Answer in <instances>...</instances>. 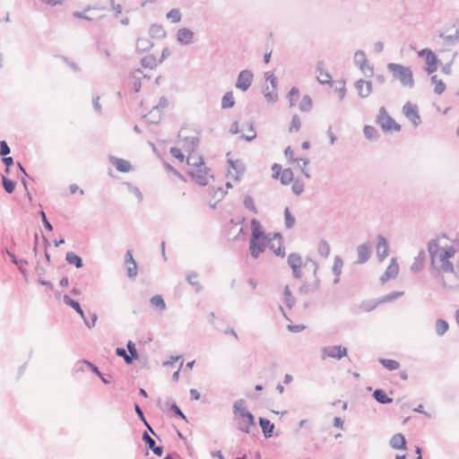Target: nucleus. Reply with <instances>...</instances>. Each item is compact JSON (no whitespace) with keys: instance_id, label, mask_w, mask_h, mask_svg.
Listing matches in <instances>:
<instances>
[{"instance_id":"48","label":"nucleus","mask_w":459,"mask_h":459,"mask_svg":"<svg viewBox=\"0 0 459 459\" xmlns=\"http://www.w3.org/2000/svg\"><path fill=\"white\" fill-rule=\"evenodd\" d=\"M3 186L8 194H12L15 189V183L6 177H2Z\"/></svg>"},{"instance_id":"13","label":"nucleus","mask_w":459,"mask_h":459,"mask_svg":"<svg viewBox=\"0 0 459 459\" xmlns=\"http://www.w3.org/2000/svg\"><path fill=\"white\" fill-rule=\"evenodd\" d=\"M176 39L181 46H188L195 42V33L188 28H180L177 31Z\"/></svg>"},{"instance_id":"23","label":"nucleus","mask_w":459,"mask_h":459,"mask_svg":"<svg viewBox=\"0 0 459 459\" xmlns=\"http://www.w3.org/2000/svg\"><path fill=\"white\" fill-rule=\"evenodd\" d=\"M426 260V253L424 250H420L418 255L415 257L414 262L411 265V271L413 273H418L421 271L424 267Z\"/></svg>"},{"instance_id":"36","label":"nucleus","mask_w":459,"mask_h":459,"mask_svg":"<svg viewBox=\"0 0 459 459\" xmlns=\"http://www.w3.org/2000/svg\"><path fill=\"white\" fill-rule=\"evenodd\" d=\"M403 296V291H393L387 295H385L383 296L378 303L381 304V303H388V302H392L395 299H397L398 298H401Z\"/></svg>"},{"instance_id":"59","label":"nucleus","mask_w":459,"mask_h":459,"mask_svg":"<svg viewBox=\"0 0 459 459\" xmlns=\"http://www.w3.org/2000/svg\"><path fill=\"white\" fill-rule=\"evenodd\" d=\"M264 96L266 99V100L270 103H274L278 100V94L276 92V90L272 89V91H265V93H264Z\"/></svg>"},{"instance_id":"24","label":"nucleus","mask_w":459,"mask_h":459,"mask_svg":"<svg viewBox=\"0 0 459 459\" xmlns=\"http://www.w3.org/2000/svg\"><path fill=\"white\" fill-rule=\"evenodd\" d=\"M320 288V281L316 277L312 284L304 283L299 290L301 295H307L317 291Z\"/></svg>"},{"instance_id":"46","label":"nucleus","mask_w":459,"mask_h":459,"mask_svg":"<svg viewBox=\"0 0 459 459\" xmlns=\"http://www.w3.org/2000/svg\"><path fill=\"white\" fill-rule=\"evenodd\" d=\"M167 18L169 20L171 21V22H174V23H177V22H179L181 21V13H180V11L177 8H173L171 9L168 13H167Z\"/></svg>"},{"instance_id":"11","label":"nucleus","mask_w":459,"mask_h":459,"mask_svg":"<svg viewBox=\"0 0 459 459\" xmlns=\"http://www.w3.org/2000/svg\"><path fill=\"white\" fill-rule=\"evenodd\" d=\"M354 64L367 76L373 74V68L368 65L366 54L362 50H357L354 54Z\"/></svg>"},{"instance_id":"4","label":"nucleus","mask_w":459,"mask_h":459,"mask_svg":"<svg viewBox=\"0 0 459 459\" xmlns=\"http://www.w3.org/2000/svg\"><path fill=\"white\" fill-rule=\"evenodd\" d=\"M387 69L392 73L393 76L399 80L400 82L405 86L411 88L414 85L412 71L410 67L404 66L395 63H389Z\"/></svg>"},{"instance_id":"64","label":"nucleus","mask_w":459,"mask_h":459,"mask_svg":"<svg viewBox=\"0 0 459 459\" xmlns=\"http://www.w3.org/2000/svg\"><path fill=\"white\" fill-rule=\"evenodd\" d=\"M10 152L11 150L7 143L5 141H0V156H6Z\"/></svg>"},{"instance_id":"7","label":"nucleus","mask_w":459,"mask_h":459,"mask_svg":"<svg viewBox=\"0 0 459 459\" xmlns=\"http://www.w3.org/2000/svg\"><path fill=\"white\" fill-rule=\"evenodd\" d=\"M199 138L196 135H186L184 131L178 134V144L185 152H194L198 146Z\"/></svg>"},{"instance_id":"51","label":"nucleus","mask_w":459,"mask_h":459,"mask_svg":"<svg viewBox=\"0 0 459 459\" xmlns=\"http://www.w3.org/2000/svg\"><path fill=\"white\" fill-rule=\"evenodd\" d=\"M87 367L91 369L93 373H95L105 384L110 383L109 379L106 378L103 374L99 370V368L92 363H88Z\"/></svg>"},{"instance_id":"41","label":"nucleus","mask_w":459,"mask_h":459,"mask_svg":"<svg viewBox=\"0 0 459 459\" xmlns=\"http://www.w3.org/2000/svg\"><path fill=\"white\" fill-rule=\"evenodd\" d=\"M379 362L388 370H396L400 367L399 362L394 359H380Z\"/></svg>"},{"instance_id":"8","label":"nucleus","mask_w":459,"mask_h":459,"mask_svg":"<svg viewBox=\"0 0 459 459\" xmlns=\"http://www.w3.org/2000/svg\"><path fill=\"white\" fill-rule=\"evenodd\" d=\"M189 174L192 178L195 179V182L200 186H207L209 184L210 178H212L209 174V170L205 167L204 163H203V165L198 168L191 169Z\"/></svg>"},{"instance_id":"22","label":"nucleus","mask_w":459,"mask_h":459,"mask_svg":"<svg viewBox=\"0 0 459 459\" xmlns=\"http://www.w3.org/2000/svg\"><path fill=\"white\" fill-rule=\"evenodd\" d=\"M391 447L396 450H405L406 449V440L403 434H395L394 435L389 442Z\"/></svg>"},{"instance_id":"2","label":"nucleus","mask_w":459,"mask_h":459,"mask_svg":"<svg viewBox=\"0 0 459 459\" xmlns=\"http://www.w3.org/2000/svg\"><path fill=\"white\" fill-rule=\"evenodd\" d=\"M234 418L237 421V428L243 433L249 434L255 427L253 414L245 407L243 399L237 400L233 404Z\"/></svg>"},{"instance_id":"1","label":"nucleus","mask_w":459,"mask_h":459,"mask_svg":"<svg viewBox=\"0 0 459 459\" xmlns=\"http://www.w3.org/2000/svg\"><path fill=\"white\" fill-rule=\"evenodd\" d=\"M428 252L431 268L439 277L442 287L447 290L459 288V279L452 261L456 249L453 246L441 247L437 239H432L428 244Z\"/></svg>"},{"instance_id":"53","label":"nucleus","mask_w":459,"mask_h":459,"mask_svg":"<svg viewBox=\"0 0 459 459\" xmlns=\"http://www.w3.org/2000/svg\"><path fill=\"white\" fill-rule=\"evenodd\" d=\"M183 152H184V151L182 150V148H181V147H180V148H178V147H172V148H170V154H171L174 158L178 159V160L179 161H181V162L184 160V158H185V157H184V154H183Z\"/></svg>"},{"instance_id":"12","label":"nucleus","mask_w":459,"mask_h":459,"mask_svg":"<svg viewBox=\"0 0 459 459\" xmlns=\"http://www.w3.org/2000/svg\"><path fill=\"white\" fill-rule=\"evenodd\" d=\"M403 112L406 118L417 127L421 123V118L418 111V107L410 101L406 102L403 108Z\"/></svg>"},{"instance_id":"18","label":"nucleus","mask_w":459,"mask_h":459,"mask_svg":"<svg viewBox=\"0 0 459 459\" xmlns=\"http://www.w3.org/2000/svg\"><path fill=\"white\" fill-rule=\"evenodd\" d=\"M109 162L114 165L119 172L126 173L132 170L131 163L124 159L110 156Z\"/></svg>"},{"instance_id":"43","label":"nucleus","mask_w":459,"mask_h":459,"mask_svg":"<svg viewBox=\"0 0 459 459\" xmlns=\"http://www.w3.org/2000/svg\"><path fill=\"white\" fill-rule=\"evenodd\" d=\"M285 227L287 229H292L295 225V217L291 214L288 207L284 210Z\"/></svg>"},{"instance_id":"55","label":"nucleus","mask_w":459,"mask_h":459,"mask_svg":"<svg viewBox=\"0 0 459 459\" xmlns=\"http://www.w3.org/2000/svg\"><path fill=\"white\" fill-rule=\"evenodd\" d=\"M126 347H127V350L129 351L128 355L130 357H132V360L138 359V352H137V350L135 348V344L132 341H129L127 342Z\"/></svg>"},{"instance_id":"3","label":"nucleus","mask_w":459,"mask_h":459,"mask_svg":"<svg viewBox=\"0 0 459 459\" xmlns=\"http://www.w3.org/2000/svg\"><path fill=\"white\" fill-rule=\"evenodd\" d=\"M251 226V238L249 245V251L254 258H257L266 247L267 238L264 234L260 222L256 219H252Z\"/></svg>"},{"instance_id":"50","label":"nucleus","mask_w":459,"mask_h":459,"mask_svg":"<svg viewBox=\"0 0 459 459\" xmlns=\"http://www.w3.org/2000/svg\"><path fill=\"white\" fill-rule=\"evenodd\" d=\"M141 63L143 67L153 68L156 66V60L152 56H146L143 57Z\"/></svg>"},{"instance_id":"16","label":"nucleus","mask_w":459,"mask_h":459,"mask_svg":"<svg viewBox=\"0 0 459 459\" xmlns=\"http://www.w3.org/2000/svg\"><path fill=\"white\" fill-rule=\"evenodd\" d=\"M389 254V245L387 239L382 235L377 236V255L380 261L387 257Z\"/></svg>"},{"instance_id":"49","label":"nucleus","mask_w":459,"mask_h":459,"mask_svg":"<svg viewBox=\"0 0 459 459\" xmlns=\"http://www.w3.org/2000/svg\"><path fill=\"white\" fill-rule=\"evenodd\" d=\"M126 186L127 187V190L135 195L138 202L141 203L143 201V195L140 191V189L134 186H133L131 183H126Z\"/></svg>"},{"instance_id":"38","label":"nucleus","mask_w":459,"mask_h":459,"mask_svg":"<svg viewBox=\"0 0 459 459\" xmlns=\"http://www.w3.org/2000/svg\"><path fill=\"white\" fill-rule=\"evenodd\" d=\"M363 133L365 137L369 140H376L378 138V132L372 126H365L363 128Z\"/></svg>"},{"instance_id":"33","label":"nucleus","mask_w":459,"mask_h":459,"mask_svg":"<svg viewBox=\"0 0 459 459\" xmlns=\"http://www.w3.org/2000/svg\"><path fill=\"white\" fill-rule=\"evenodd\" d=\"M373 397L380 403L386 404L392 403V398H389L385 393L381 389H377L373 393Z\"/></svg>"},{"instance_id":"45","label":"nucleus","mask_w":459,"mask_h":459,"mask_svg":"<svg viewBox=\"0 0 459 459\" xmlns=\"http://www.w3.org/2000/svg\"><path fill=\"white\" fill-rule=\"evenodd\" d=\"M197 277L198 274L196 273H191L186 277L187 281L195 288L196 292L200 291L202 289L200 282L197 281Z\"/></svg>"},{"instance_id":"42","label":"nucleus","mask_w":459,"mask_h":459,"mask_svg":"<svg viewBox=\"0 0 459 459\" xmlns=\"http://www.w3.org/2000/svg\"><path fill=\"white\" fill-rule=\"evenodd\" d=\"M281 182L283 185H288L293 180V172L290 169H285L281 171L280 176Z\"/></svg>"},{"instance_id":"27","label":"nucleus","mask_w":459,"mask_h":459,"mask_svg":"<svg viewBox=\"0 0 459 459\" xmlns=\"http://www.w3.org/2000/svg\"><path fill=\"white\" fill-rule=\"evenodd\" d=\"M426 71L429 74H433L437 69V58L434 53H429V56H426Z\"/></svg>"},{"instance_id":"58","label":"nucleus","mask_w":459,"mask_h":459,"mask_svg":"<svg viewBox=\"0 0 459 459\" xmlns=\"http://www.w3.org/2000/svg\"><path fill=\"white\" fill-rule=\"evenodd\" d=\"M291 189H292V192L296 195H299L304 191V185H303V183L299 182V180H296L293 182Z\"/></svg>"},{"instance_id":"60","label":"nucleus","mask_w":459,"mask_h":459,"mask_svg":"<svg viewBox=\"0 0 459 459\" xmlns=\"http://www.w3.org/2000/svg\"><path fill=\"white\" fill-rule=\"evenodd\" d=\"M143 440L145 442V444L148 446L149 449H151V450L153 446H156L155 440L146 431L143 432Z\"/></svg>"},{"instance_id":"56","label":"nucleus","mask_w":459,"mask_h":459,"mask_svg":"<svg viewBox=\"0 0 459 459\" xmlns=\"http://www.w3.org/2000/svg\"><path fill=\"white\" fill-rule=\"evenodd\" d=\"M299 94V91L293 87L290 89V91L288 93V98L290 100V106L293 107L295 105V98H298Z\"/></svg>"},{"instance_id":"52","label":"nucleus","mask_w":459,"mask_h":459,"mask_svg":"<svg viewBox=\"0 0 459 459\" xmlns=\"http://www.w3.org/2000/svg\"><path fill=\"white\" fill-rule=\"evenodd\" d=\"M264 77L266 82H269L271 88L273 90H276L277 88V78L274 76V74L272 72H266L264 74Z\"/></svg>"},{"instance_id":"17","label":"nucleus","mask_w":459,"mask_h":459,"mask_svg":"<svg viewBox=\"0 0 459 459\" xmlns=\"http://www.w3.org/2000/svg\"><path fill=\"white\" fill-rule=\"evenodd\" d=\"M355 88L358 91L359 96L365 99L372 92V82L370 81L359 79L356 82Z\"/></svg>"},{"instance_id":"25","label":"nucleus","mask_w":459,"mask_h":459,"mask_svg":"<svg viewBox=\"0 0 459 459\" xmlns=\"http://www.w3.org/2000/svg\"><path fill=\"white\" fill-rule=\"evenodd\" d=\"M259 424L261 426L263 434L265 437H271L274 429V425L265 418L259 419Z\"/></svg>"},{"instance_id":"30","label":"nucleus","mask_w":459,"mask_h":459,"mask_svg":"<svg viewBox=\"0 0 459 459\" xmlns=\"http://www.w3.org/2000/svg\"><path fill=\"white\" fill-rule=\"evenodd\" d=\"M228 163H229V169L237 170L238 176H243V174L245 172V165L241 160H233L230 159V160H228Z\"/></svg>"},{"instance_id":"21","label":"nucleus","mask_w":459,"mask_h":459,"mask_svg":"<svg viewBox=\"0 0 459 459\" xmlns=\"http://www.w3.org/2000/svg\"><path fill=\"white\" fill-rule=\"evenodd\" d=\"M126 264H129V266L127 267L128 277H135L137 275V264L133 257V253L131 250H127L126 254Z\"/></svg>"},{"instance_id":"44","label":"nucleus","mask_w":459,"mask_h":459,"mask_svg":"<svg viewBox=\"0 0 459 459\" xmlns=\"http://www.w3.org/2000/svg\"><path fill=\"white\" fill-rule=\"evenodd\" d=\"M312 108V100L308 95L303 96L300 103H299V109L302 112H308L310 111Z\"/></svg>"},{"instance_id":"9","label":"nucleus","mask_w":459,"mask_h":459,"mask_svg":"<svg viewBox=\"0 0 459 459\" xmlns=\"http://www.w3.org/2000/svg\"><path fill=\"white\" fill-rule=\"evenodd\" d=\"M347 356V349L342 345L325 346L322 349V359L332 358L341 359Z\"/></svg>"},{"instance_id":"29","label":"nucleus","mask_w":459,"mask_h":459,"mask_svg":"<svg viewBox=\"0 0 459 459\" xmlns=\"http://www.w3.org/2000/svg\"><path fill=\"white\" fill-rule=\"evenodd\" d=\"M235 105V100L232 91H227L221 99V108L223 109L231 108Z\"/></svg>"},{"instance_id":"19","label":"nucleus","mask_w":459,"mask_h":459,"mask_svg":"<svg viewBox=\"0 0 459 459\" xmlns=\"http://www.w3.org/2000/svg\"><path fill=\"white\" fill-rule=\"evenodd\" d=\"M316 79L319 82V83H321V84H330L331 83L332 76L326 70L324 69L322 62H318L316 64Z\"/></svg>"},{"instance_id":"63","label":"nucleus","mask_w":459,"mask_h":459,"mask_svg":"<svg viewBox=\"0 0 459 459\" xmlns=\"http://www.w3.org/2000/svg\"><path fill=\"white\" fill-rule=\"evenodd\" d=\"M97 319H98V316H97V314H95V313H91V319H88V318H87V319H84V321H83V322H84L85 325H86L88 328H90V329H91V328H92V327L95 325Z\"/></svg>"},{"instance_id":"14","label":"nucleus","mask_w":459,"mask_h":459,"mask_svg":"<svg viewBox=\"0 0 459 459\" xmlns=\"http://www.w3.org/2000/svg\"><path fill=\"white\" fill-rule=\"evenodd\" d=\"M399 273V265L396 258L393 257L390 261L389 265L385 269V272L381 276L380 281L384 284L390 279H394L398 275Z\"/></svg>"},{"instance_id":"6","label":"nucleus","mask_w":459,"mask_h":459,"mask_svg":"<svg viewBox=\"0 0 459 459\" xmlns=\"http://www.w3.org/2000/svg\"><path fill=\"white\" fill-rule=\"evenodd\" d=\"M378 125L384 131H396L399 132L401 130L400 125H398L386 112V109L384 107L379 108V114L377 119Z\"/></svg>"},{"instance_id":"31","label":"nucleus","mask_w":459,"mask_h":459,"mask_svg":"<svg viewBox=\"0 0 459 459\" xmlns=\"http://www.w3.org/2000/svg\"><path fill=\"white\" fill-rule=\"evenodd\" d=\"M65 260L68 264H74L76 268H82L83 265L82 258L73 252L66 253Z\"/></svg>"},{"instance_id":"5","label":"nucleus","mask_w":459,"mask_h":459,"mask_svg":"<svg viewBox=\"0 0 459 459\" xmlns=\"http://www.w3.org/2000/svg\"><path fill=\"white\" fill-rule=\"evenodd\" d=\"M287 261H288L289 266L292 269L293 276L296 279L301 278V276H302L301 268L303 266H307L308 264H312L313 273L315 276L316 275V272L318 269V264L310 258H307L304 262L302 257L300 256V255H299L297 253H291L289 255Z\"/></svg>"},{"instance_id":"26","label":"nucleus","mask_w":459,"mask_h":459,"mask_svg":"<svg viewBox=\"0 0 459 459\" xmlns=\"http://www.w3.org/2000/svg\"><path fill=\"white\" fill-rule=\"evenodd\" d=\"M448 329L449 325L446 320L438 318L435 321V333L437 336L445 335Z\"/></svg>"},{"instance_id":"15","label":"nucleus","mask_w":459,"mask_h":459,"mask_svg":"<svg viewBox=\"0 0 459 459\" xmlns=\"http://www.w3.org/2000/svg\"><path fill=\"white\" fill-rule=\"evenodd\" d=\"M357 264H365L371 256V245L369 242L363 243L357 247Z\"/></svg>"},{"instance_id":"35","label":"nucleus","mask_w":459,"mask_h":459,"mask_svg":"<svg viewBox=\"0 0 459 459\" xmlns=\"http://www.w3.org/2000/svg\"><path fill=\"white\" fill-rule=\"evenodd\" d=\"M243 204L246 209H247L254 214H256L258 212L257 208L255 204V201L251 195H247L244 196Z\"/></svg>"},{"instance_id":"40","label":"nucleus","mask_w":459,"mask_h":459,"mask_svg":"<svg viewBox=\"0 0 459 459\" xmlns=\"http://www.w3.org/2000/svg\"><path fill=\"white\" fill-rule=\"evenodd\" d=\"M284 303L289 307L291 308L295 303V299L293 298L290 287L288 285L285 286L284 291Z\"/></svg>"},{"instance_id":"57","label":"nucleus","mask_w":459,"mask_h":459,"mask_svg":"<svg viewBox=\"0 0 459 459\" xmlns=\"http://www.w3.org/2000/svg\"><path fill=\"white\" fill-rule=\"evenodd\" d=\"M116 354H117V356H119V357L124 358L125 362H126V364H131V363H132V361H133V360H132V357H130V356L126 353V350H125V349H123V348H117V350H116Z\"/></svg>"},{"instance_id":"47","label":"nucleus","mask_w":459,"mask_h":459,"mask_svg":"<svg viewBox=\"0 0 459 459\" xmlns=\"http://www.w3.org/2000/svg\"><path fill=\"white\" fill-rule=\"evenodd\" d=\"M342 265H343L342 259L340 256H335L333 265V273L335 276L341 275Z\"/></svg>"},{"instance_id":"28","label":"nucleus","mask_w":459,"mask_h":459,"mask_svg":"<svg viewBox=\"0 0 459 459\" xmlns=\"http://www.w3.org/2000/svg\"><path fill=\"white\" fill-rule=\"evenodd\" d=\"M152 47V42L148 38H138L136 41V49L139 52H145Z\"/></svg>"},{"instance_id":"62","label":"nucleus","mask_w":459,"mask_h":459,"mask_svg":"<svg viewBox=\"0 0 459 459\" xmlns=\"http://www.w3.org/2000/svg\"><path fill=\"white\" fill-rule=\"evenodd\" d=\"M142 74V71L140 69H136L134 72V76L135 77V82H134V90L135 92H138L140 91L141 90V82H140V77L137 76V74Z\"/></svg>"},{"instance_id":"10","label":"nucleus","mask_w":459,"mask_h":459,"mask_svg":"<svg viewBox=\"0 0 459 459\" xmlns=\"http://www.w3.org/2000/svg\"><path fill=\"white\" fill-rule=\"evenodd\" d=\"M253 80L254 74L251 70H242L238 75L235 87L242 91H247L250 88Z\"/></svg>"},{"instance_id":"34","label":"nucleus","mask_w":459,"mask_h":459,"mask_svg":"<svg viewBox=\"0 0 459 459\" xmlns=\"http://www.w3.org/2000/svg\"><path fill=\"white\" fill-rule=\"evenodd\" d=\"M150 303L152 307L158 308L160 311H164L166 309V303L160 295H155L151 298Z\"/></svg>"},{"instance_id":"37","label":"nucleus","mask_w":459,"mask_h":459,"mask_svg":"<svg viewBox=\"0 0 459 459\" xmlns=\"http://www.w3.org/2000/svg\"><path fill=\"white\" fill-rule=\"evenodd\" d=\"M431 81L435 83L434 92L437 95L442 94L446 90V84L437 75L431 77Z\"/></svg>"},{"instance_id":"61","label":"nucleus","mask_w":459,"mask_h":459,"mask_svg":"<svg viewBox=\"0 0 459 459\" xmlns=\"http://www.w3.org/2000/svg\"><path fill=\"white\" fill-rule=\"evenodd\" d=\"M298 162H302V167H301V173L307 178H310V174L308 173V171L306 169V167L308 165L309 163V160L308 159H298L297 160Z\"/></svg>"},{"instance_id":"39","label":"nucleus","mask_w":459,"mask_h":459,"mask_svg":"<svg viewBox=\"0 0 459 459\" xmlns=\"http://www.w3.org/2000/svg\"><path fill=\"white\" fill-rule=\"evenodd\" d=\"M63 301L65 305L73 307L78 314H82V309L80 304L77 301L71 299L68 295H65L63 297Z\"/></svg>"},{"instance_id":"20","label":"nucleus","mask_w":459,"mask_h":459,"mask_svg":"<svg viewBox=\"0 0 459 459\" xmlns=\"http://www.w3.org/2000/svg\"><path fill=\"white\" fill-rule=\"evenodd\" d=\"M186 162L191 169H195L203 165L204 163V159L201 155H199L195 151L186 152Z\"/></svg>"},{"instance_id":"32","label":"nucleus","mask_w":459,"mask_h":459,"mask_svg":"<svg viewBox=\"0 0 459 459\" xmlns=\"http://www.w3.org/2000/svg\"><path fill=\"white\" fill-rule=\"evenodd\" d=\"M317 252L322 257H328L330 255V245L325 239H321L317 245Z\"/></svg>"},{"instance_id":"54","label":"nucleus","mask_w":459,"mask_h":459,"mask_svg":"<svg viewBox=\"0 0 459 459\" xmlns=\"http://www.w3.org/2000/svg\"><path fill=\"white\" fill-rule=\"evenodd\" d=\"M247 141H252L256 137V133L252 123L247 125V134L242 136Z\"/></svg>"}]
</instances>
